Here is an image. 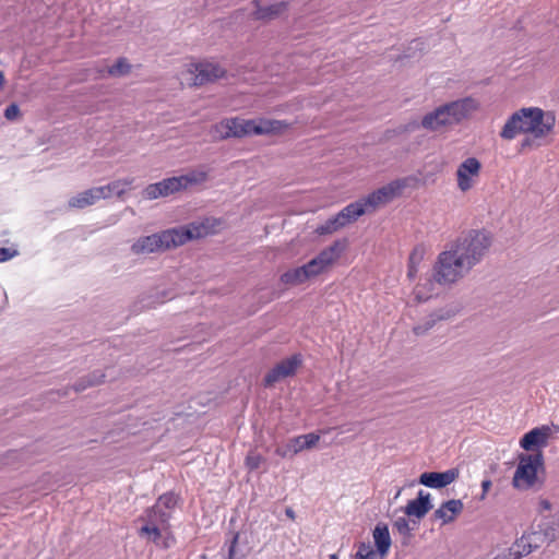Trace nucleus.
I'll return each instance as SVG.
<instances>
[{
    "label": "nucleus",
    "instance_id": "obj_1",
    "mask_svg": "<svg viewBox=\"0 0 559 559\" xmlns=\"http://www.w3.org/2000/svg\"><path fill=\"white\" fill-rule=\"evenodd\" d=\"M555 123L556 118L551 111H544L538 107H524L507 119L500 136L511 141L519 134H527L534 140H539L552 132Z\"/></svg>",
    "mask_w": 559,
    "mask_h": 559
},
{
    "label": "nucleus",
    "instance_id": "obj_2",
    "mask_svg": "<svg viewBox=\"0 0 559 559\" xmlns=\"http://www.w3.org/2000/svg\"><path fill=\"white\" fill-rule=\"evenodd\" d=\"M478 109L477 99L471 96L463 97L436 107L423 116L419 124L414 122L412 128L421 127L428 132H445L468 119Z\"/></svg>",
    "mask_w": 559,
    "mask_h": 559
},
{
    "label": "nucleus",
    "instance_id": "obj_3",
    "mask_svg": "<svg viewBox=\"0 0 559 559\" xmlns=\"http://www.w3.org/2000/svg\"><path fill=\"white\" fill-rule=\"evenodd\" d=\"M288 127L289 123L283 120L228 118L214 126V134L221 140L252 134H277Z\"/></svg>",
    "mask_w": 559,
    "mask_h": 559
},
{
    "label": "nucleus",
    "instance_id": "obj_4",
    "mask_svg": "<svg viewBox=\"0 0 559 559\" xmlns=\"http://www.w3.org/2000/svg\"><path fill=\"white\" fill-rule=\"evenodd\" d=\"M194 229L195 228L190 227H176L143 236L133 242L131 250L134 254H150L169 250L182 246L194 237H198L199 233L194 234Z\"/></svg>",
    "mask_w": 559,
    "mask_h": 559
},
{
    "label": "nucleus",
    "instance_id": "obj_5",
    "mask_svg": "<svg viewBox=\"0 0 559 559\" xmlns=\"http://www.w3.org/2000/svg\"><path fill=\"white\" fill-rule=\"evenodd\" d=\"M491 246V238L485 231L471 230L456 238L449 247L471 271L480 263Z\"/></svg>",
    "mask_w": 559,
    "mask_h": 559
},
{
    "label": "nucleus",
    "instance_id": "obj_6",
    "mask_svg": "<svg viewBox=\"0 0 559 559\" xmlns=\"http://www.w3.org/2000/svg\"><path fill=\"white\" fill-rule=\"evenodd\" d=\"M140 521L143 522V525L138 531L141 538L160 549H169L176 545V537L166 516L158 515L156 518L143 513Z\"/></svg>",
    "mask_w": 559,
    "mask_h": 559
},
{
    "label": "nucleus",
    "instance_id": "obj_7",
    "mask_svg": "<svg viewBox=\"0 0 559 559\" xmlns=\"http://www.w3.org/2000/svg\"><path fill=\"white\" fill-rule=\"evenodd\" d=\"M433 271L435 280L441 286L452 285L469 272L465 263L450 247L438 254Z\"/></svg>",
    "mask_w": 559,
    "mask_h": 559
},
{
    "label": "nucleus",
    "instance_id": "obj_8",
    "mask_svg": "<svg viewBox=\"0 0 559 559\" xmlns=\"http://www.w3.org/2000/svg\"><path fill=\"white\" fill-rule=\"evenodd\" d=\"M543 466V454H520L519 463L512 478V486L518 490L533 488L538 478L537 471Z\"/></svg>",
    "mask_w": 559,
    "mask_h": 559
},
{
    "label": "nucleus",
    "instance_id": "obj_9",
    "mask_svg": "<svg viewBox=\"0 0 559 559\" xmlns=\"http://www.w3.org/2000/svg\"><path fill=\"white\" fill-rule=\"evenodd\" d=\"M404 187V181L394 180L360 199L364 205L366 206L368 213H371L374 212L378 207L388 204L397 195H400Z\"/></svg>",
    "mask_w": 559,
    "mask_h": 559
},
{
    "label": "nucleus",
    "instance_id": "obj_10",
    "mask_svg": "<svg viewBox=\"0 0 559 559\" xmlns=\"http://www.w3.org/2000/svg\"><path fill=\"white\" fill-rule=\"evenodd\" d=\"M187 74L189 75L188 83L199 86L223 78L225 70L214 62H198L189 64Z\"/></svg>",
    "mask_w": 559,
    "mask_h": 559
},
{
    "label": "nucleus",
    "instance_id": "obj_11",
    "mask_svg": "<svg viewBox=\"0 0 559 559\" xmlns=\"http://www.w3.org/2000/svg\"><path fill=\"white\" fill-rule=\"evenodd\" d=\"M542 544H544V542L537 531L523 534L510 548L497 555L495 559H522L537 549Z\"/></svg>",
    "mask_w": 559,
    "mask_h": 559
},
{
    "label": "nucleus",
    "instance_id": "obj_12",
    "mask_svg": "<svg viewBox=\"0 0 559 559\" xmlns=\"http://www.w3.org/2000/svg\"><path fill=\"white\" fill-rule=\"evenodd\" d=\"M319 440L320 436L314 432L300 435L290 439L286 444L278 445L275 449V454L283 459H292L299 452L316 447Z\"/></svg>",
    "mask_w": 559,
    "mask_h": 559
},
{
    "label": "nucleus",
    "instance_id": "obj_13",
    "mask_svg": "<svg viewBox=\"0 0 559 559\" xmlns=\"http://www.w3.org/2000/svg\"><path fill=\"white\" fill-rule=\"evenodd\" d=\"M481 164L476 157H468L463 160L456 170L457 188L462 192L471 190L475 180L479 177Z\"/></svg>",
    "mask_w": 559,
    "mask_h": 559
},
{
    "label": "nucleus",
    "instance_id": "obj_14",
    "mask_svg": "<svg viewBox=\"0 0 559 559\" xmlns=\"http://www.w3.org/2000/svg\"><path fill=\"white\" fill-rule=\"evenodd\" d=\"M180 191L178 178L175 176L146 186L142 194L145 200H155L169 197Z\"/></svg>",
    "mask_w": 559,
    "mask_h": 559
},
{
    "label": "nucleus",
    "instance_id": "obj_15",
    "mask_svg": "<svg viewBox=\"0 0 559 559\" xmlns=\"http://www.w3.org/2000/svg\"><path fill=\"white\" fill-rule=\"evenodd\" d=\"M337 258V245L330 246L322 250L317 257L306 263L304 269L307 271L308 280L321 274Z\"/></svg>",
    "mask_w": 559,
    "mask_h": 559
},
{
    "label": "nucleus",
    "instance_id": "obj_16",
    "mask_svg": "<svg viewBox=\"0 0 559 559\" xmlns=\"http://www.w3.org/2000/svg\"><path fill=\"white\" fill-rule=\"evenodd\" d=\"M301 364V359L298 355H294L272 368L264 377L265 386H271L282 379L293 376L298 366Z\"/></svg>",
    "mask_w": 559,
    "mask_h": 559
},
{
    "label": "nucleus",
    "instance_id": "obj_17",
    "mask_svg": "<svg viewBox=\"0 0 559 559\" xmlns=\"http://www.w3.org/2000/svg\"><path fill=\"white\" fill-rule=\"evenodd\" d=\"M459 477V471L456 468H450L444 472H426L419 477V484L433 488L441 489L452 484Z\"/></svg>",
    "mask_w": 559,
    "mask_h": 559
},
{
    "label": "nucleus",
    "instance_id": "obj_18",
    "mask_svg": "<svg viewBox=\"0 0 559 559\" xmlns=\"http://www.w3.org/2000/svg\"><path fill=\"white\" fill-rule=\"evenodd\" d=\"M550 435H551L550 427L545 426V425L540 426V427H536V428L530 430L528 432H526L522 437V439L520 441V445L526 451H531L535 447H537V448L546 447Z\"/></svg>",
    "mask_w": 559,
    "mask_h": 559
},
{
    "label": "nucleus",
    "instance_id": "obj_19",
    "mask_svg": "<svg viewBox=\"0 0 559 559\" xmlns=\"http://www.w3.org/2000/svg\"><path fill=\"white\" fill-rule=\"evenodd\" d=\"M105 194V188L104 187H95L91 188L88 190H85L72 198L68 201V207L69 209H78L82 210L85 209L92 204H94L96 201L104 198Z\"/></svg>",
    "mask_w": 559,
    "mask_h": 559
},
{
    "label": "nucleus",
    "instance_id": "obj_20",
    "mask_svg": "<svg viewBox=\"0 0 559 559\" xmlns=\"http://www.w3.org/2000/svg\"><path fill=\"white\" fill-rule=\"evenodd\" d=\"M431 509L432 504L430 501V493L420 490L416 499L409 500L407 502L404 508V512L408 516L423 519Z\"/></svg>",
    "mask_w": 559,
    "mask_h": 559
},
{
    "label": "nucleus",
    "instance_id": "obj_21",
    "mask_svg": "<svg viewBox=\"0 0 559 559\" xmlns=\"http://www.w3.org/2000/svg\"><path fill=\"white\" fill-rule=\"evenodd\" d=\"M178 502V497L173 492H166L162 495L156 503L148 508L144 513L158 518V515L166 516V520H170L171 511L175 509Z\"/></svg>",
    "mask_w": 559,
    "mask_h": 559
},
{
    "label": "nucleus",
    "instance_id": "obj_22",
    "mask_svg": "<svg viewBox=\"0 0 559 559\" xmlns=\"http://www.w3.org/2000/svg\"><path fill=\"white\" fill-rule=\"evenodd\" d=\"M463 502L459 499H451L443 502L433 513L442 524H449L463 511Z\"/></svg>",
    "mask_w": 559,
    "mask_h": 559
},
{
    "label": "nucleus",
    "instance_id": "obj_23",
    "mask_svg": "<svg viewBox=\"0 0 559 559\" xmlns=\"http://www.w3.org/2000/svg\"><path fill=\"white\" fill-rule=\"evenodd\" d=\"M367 213L368 211L366 206L364 205L361 199H359L343 207L336 215L341 222V225L345 227L348 224L356 222L360 216Z\"/></svg>",
    "mask_w": 559,
    "mask_h": 559
},
{
    "label": "nucleus",
    "instance_id": "obj_24",
    "mask_svg": "<svg viewBox=\"0 0 559 559\" xmlns=\"http://www.w3.org/2000/svg\"><path fill=\"white\" fill-rule=\"evenodd\" d=\"M374 545L377 547V555L380 559L384 558L391 548V536L386 524H377L372 532Z\"/></svg>",
    "mask_w": 559,
    "mask_h": 559
},
{
    "label": "nucleus",
    "instance_id": "obj_25",
    "mask_svg": "<svg viewBox=\"0 0 559 559\" xmlns=\"http://www.w3.org/2000/svg\"><path fill=\"white\" fill-rule=\"evenodd\" d=\"M181 191L190 187L204 183L209 178V171L204 168L191 169L183 175L177 176Z\"/></svg>",
    "mask_w": 559,
    "mask_h": 559
},
{
    "label": "nucleus",
    "instance_id": "obj_26",
    "mask_svg": "<svg viewBox=\"0 0 559 559\" xmlns=\"http://www.w3.org/2000/svg\"><path fill=\"white\" fill-rule=\"evenodd\" d=\"M537 533L542 535V540L547 544L559 538V510L550 520H547L539 525V531H537Z\"/></svg>",
    "mask_w": 559,
    "mask_h": 559
},
{
    "label": "nucleus",
    "instance_id": "obj_27",
    "mask_svg": "<svg viewBox=\"0 0 559 559\" xmlns=\"http://www.w3.org/2000/svg\"><path fill=\"white\" fill-rule=\"evenodd\" d=\"M438 283L435 280V271L432 270V275L430 277L425 278L423 283L416 286L414 292L416 298L420 301L428 300L435 294V286Z\"/></svg>",
    "mask_w": 559,
    "mask_h": 559
},
{
    "label": "nucleus",
    "instance_id": "obj_28",
    "mask_svg": "<svg viewBox=\"0 0 559 559\" xmlns=\"http://www.w3.org/2000/svg\"><path fill=\"white\" fill-rule=\"evenodd\" d=\"M308 280L304 266L288 270L281 275V282L285 285H299Z\"/></svg>",
    "mask_w": 559,
    "mask_h": 559
},
{
    "label": "nucleus",
    "instance_id": "obj_29",
    "mask_svg": "<svg viewBox=\"0 0 559 559\" xmlns=\"http://www.w3.org/2000/svg\"><path fill=\"white\" fill-rule=\"evenodd\" d=\"M103 377H104L103 373H100V374L92 373L86 377H83L72 388L64 389L62 395H67L68 391L70 389L74 390L78 393L83 392L87 388H91V386L102 383Z\"/></svg>",
    "mask_w": 559,
    "mask_h": 559
},
{
    "label": "nucleus",
    "instance_id": "obj_30",
    "mask_svg": "<svg viewBox=\"0 0 559 559\" xmlns=\"http://www.w3.org/2000/svg\"><path fill=\"white\" fill-rule=\"evenodd\" d=\"M285 9L286 4L284 2L274 3L267 7L258 8L254 15L259 20L273 19L281 14Z\"/></svg>",
    "mask_w": 559,
    "mask_h": 559
},
{
    "label": "nucleus",
    "instance_id": "obj_31",
    "mask_svg": "<svg viewBox=\"0 0 559 559\" xmlns=\"http://www.w3.org/2000/svg\"><path fill=\"white\" fill-rule=\"evenodd\" d=\"M132 66L127 58H119L111 67L107 69V73L112 76H124L131 72Z\"/></svg>",
    "mask_w": 559,
    "mask_h": 559
},
{
    "label": "nucleus",
    "instance_id": "obj_32",
    "mask_svg": "<svg viewBox=\"0 0 559 559\" xmlns=\"http://www.w3.org/2000/svg\"><path fill=\"white\" fill-rule=\"evenodd\" d=\"M341 228H343V226L341 225L337 215H334L333 217L325 221L323 224L319 225L316 228V233L321 236L330 235L337 231Z\"/></svg>",
    "mask_w": 559,
    "mask_h": 559
},
{
    "label": "nucleus",
    "instance_id": "obj_33",
    "mask_svg": "<svg viewBox=\"0 0 559 559\" xmlns=\"http://www.w3.org/2000/svg\"><path fill=\"white\" fill-rule=\"evenodd\" d=\"M393 527L399 532L400 535H402L406 540L404 544H406L411 537H412V531L414 530L409 525V521L406 518H399L394 521Z\"/></svg>",
    "mask_w": 559,
    "mask_h": 559
},
{
    "label": "nucleus",
    "instance_id": "obj_34",
    "mask_svg": "<svg viewBox=\"0 0 559 559\" xmlns=\"http://www.w3.org/2000/svg\"><path fill=\"white\" fill-rule=\"evenodd\" d=\"M129 188L130 183L127 181H114L107 185V198H120Z\"/></svg>",
    "mask_w": 559,
    "mask_h": 559
},
{
    "label": "nucleus",
    "instance_id": "obj_35",
    "mask_svg": "<svg viewBox=\"0 0 559 559\" xmlns=\"http://www.w3.org/2000/svg\"><path fill=\"white\" fill-rule=\"evenodd\" d=\"M379 555L369 543H360L355 559H379Z\"/></svg>",
    "mask_w": 559,
    "mask_h": 559
},
{
    "label": "nucleus",
    "instance_id": "obj_36",
    "mask_svg": "<svg viewBox=\"0 0 559 559\" xmlns=\"http://www.w3.org/2000/svg\"><path fill=\"white\" fill-rule=\"evenodd\" d=\"M264 461L263 456L258 452L250 451L245 460V465L249 471H255Z\"/></svg>",
    "mask_w": 559,
    "mask_h": 559
},
{
    "label": "nucleus",
    "instance_id": "obj_37",
    "mask_svg": "<svg viewBox=\"0 0 559 559\" xmlns=\"http://www.w3.org/2000/svg\"><path fill=\"white\" fill-rule=\"evenodd\" d=\"M425 254L426 248L423 245H417L409 254L408 264L419 266L424 261Z\"/></svg>",
    "mask_w": 559,
    "mask_h": 559
},
{
    "label": "nucleus",
    "instance_id": "obj_38",
    "mask_svg": "<svg viewBox=\"0 0 559 559\" xmlns=\"http://www.w3.org/2000/svg\"><path fill=\"white\" fill-rule=\"evenodd\" d=\"M4 117L9 121L17 120L21 117V111L17 104H10L4 110Z\"/></svg>",
    "mask_w": 559,
    "mask_h": 559
},
{
    "label": "nucleus",
    "instance_id": "obj_39",
    "mask_svg": "<svg viewBox=\"0 0 559 559\" xmlns=\"http://www.w3.org/2000/svg\"><path fill=\"white\" fill-rule=\"evenodd\" d=\"M17 254L15 249L0 248V262L7 261Z\"/></svg>",
    "mask_w": 559,
    "mask_h": 559
},
{
    "label": "nucleus",
    "instance_id": "obj_40",
    "mask_svg": "<svg viewBox=\"0 0 559 559\" xmlns=\"http://www.w3.org/2000/svg\"><path fill=\"white\" fill-rule=\"evenodd\" d=\"M238 537H239V535L235 534L233 536L231 540H230V545H229V548H228V559H238V558H236V552H235V548H236V544H237Z\"/></svg>",
    "mask_w": 559,
    "mask_h": 559
},
{
    "label": "nucleus",
    "instance_id": "obj_41",
    "mask_svg": "<svg viewBox=\"0 0 559 559\" xmlns=\"http://www.w3.org/2000/svg\"><path fill=\"white\" fill-rule=\"evenodd\" d=\"M441 319H443V317H441V316H439V317L430 316L429 319L424 323L425 331L428 332L430 329L433 328L436 322Z\"/></svg>",
    "mask_w": 559,
    "mask_h": 559
},
{
    "label": "nucleus",
    "instance_id": "obj_42",
    "mask_svg": "<svg viewBox=\"0 0 559 559\" xmlns=\"http://www.w3.org/2000/svg\"><path fill=\"white\" fill-rule=\"evenodd\" d=\"M441 319H443V317H441V316H439V317L430 316L429 319L424 323L425 331L428 332L430 329L433 328L436 322Z\"/></svg>",
    "mask_w": 559,
    "mask_h": 559
},
{
    "label": "nucleus",
    "instance_id": "obj_43",
    "mask_svg": "<svg viewBox=\"0 0 559 559\" xmlns=\"http://www.w3.org/2000/svg\"><path fill=\"white\" fill-rule=\"evenodd\" d=\"M419 266L407 264V277L413 281L417 276Z\"/></svg>",
    "mask_w": 559,
    "mask_h": 559
},
{
    "label": "nucleus",
    "instance_id": "obj_44",
    "mask_svg": "<svg viewBox=\"0 0 559 559\" xmlns=\"http://www.w3.org/2000/svg\"><path fill=\"white\" fill-rule=\"evenodd\" d=\"M551 509V503L549 500L547 499H542L539 502H538V510L539 511H549Z\"/></svg>",
    "mask_w": 559,
    "mask_h": 559
},
{
    "label": "nucleus",
    "instance_id": "obj_45",
    "mask_svg": "<svg viewBox=\"0 0 559 559\" xmlns=\"http://www.w3.org/2000/svg\"><path fill=\"white\" fill-rule=\"evenodd\" d=\"M491 487V480L490 479H485L481 481V489H483V495H481V499L485 498L487 491L489 490V488Z\"/></svg>",
    "mask_w": 559,
    "mask_h": 559
},
{
    "label": "nucleus",
    "instance_id": "obj_46",
    "mask_svg": "<svg viewBox=\"0 0 559 559\" xmlns=\"http://www.w3.org/2000/svg\"><path fill=\"white\" fill-rule=\"evenodd\" d=\"M413 332L415 335H424L426 333L424 324H418L413 328Z\"/></svg>",
    "mask_w": 559,
    "mask_h": 559
},
{
    "label": "nucleus",
    "instance_id": "obj_47",
    "mask_svg": "<svg viewBox=\"0 0 559 559\" xmlns=\"http://www.w3.org/2000/svg\"><path fill=\"white\" fill-rule=\"evenodd\" d=\"M533 141H534V139H533L531 135H530V136H527V138H525V139L522 141V143H521V147H522V148H525V147L531 146V145L533 144Z\"/></svg>",
    "mask_w": 559,
    "mask_h": 559
},
{
    "label": "nucleus",
    "instance_id": "obj_48",
    "mask_svg": "<svg viewBox=\"0 0 559 559\" xmlns=\"http://www.w3.org/2000/svg\"><path fill=\"white\" fill-rule=\"evenodd\" d=\"M286 515L289 516L290 519L295 518V513L292 509H286Z\"/></svg>",
    "mask_w": 559,
    "mask_h": 559
},
{
    "label": "nucleus",
    "instance_id": "obj_49",
    "mask_svg": "<svg viewBox=\"0 0 559 559\" xmlns=\"http://www.w3.org/2000/svg\"><path fill=\"white\" fill-rule=\"evenodd\" d=\"M4 84V75H3V72L0 71V88L3 86Z\"/></svg>",
    "mask_w": 559,
    "mask_h": 559
},
{
    "label": "nucleus",
    "instance_id": "obj_50",
    "mask_svg": "<svg viewBox=\"0 0 559 559\" xmlns=\"http://www.w3.org/2000/svg\"><path fill=\"white\" fill-rule=\"evenodd\" d=\"M401 492H402V488L397 489V491L395 492L394 499H397L400 497Z\"/></svg>",
    "mask_w": 559,
    "mask_h": 559
},
{
    "label": "nucleus",
    "instance_id": "obj_51",
    "mask_svg": "<svg viewBox=\"0 0 559 559\" xmlns=\"http://www.w3.org/2000/svg\"><path fill=\"white\" fill-rule=\"evenodd\" d=\"M330 559H336V555H331Z\"/></svg>",
    "mask_w": 559,
    "mask_h": 559
}]
</instances>
